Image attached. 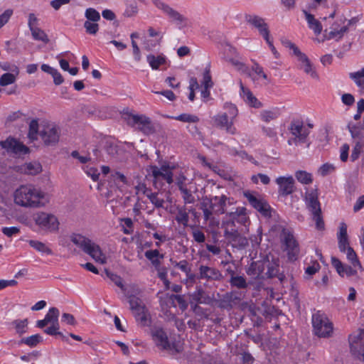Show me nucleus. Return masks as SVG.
<instances>
[{"label": "nucleus", "mask_w": 364, "mask_h": 364, "mask_svg": "<svg viewBox=\"0 0 364 364\" xmlns=\"http://www.w3.org/2000/svg\"><path fill=\"white\" fill-rule=\"evenodd\" d=\"M14 203L23 208H41L48 202L46 194L31 184L21 185L14 193Z\"/></svg>", "instance_id": "nucleus-1"}, {"label": "nucleus", "mask_w": 364, "mask_h": 364, "mask_svg": "<svg viewBox=\"0 0 364 364\" xmlns=\"http://www.w3.org/2000/svg\"><path fill=\"white\" fill-rule=\"evenodd\" d=\"M70 240L97 262L106 263V256L102 253L100 246L89 238L80 234H73L70 236Z\"/></svg>", "instance_id": "nucleus-2"}, {"label": "nucleus", "mask_w": 364, "mask_h": 364, "mask_svg": "<svg viewBox=\"0 0 364 364\" xmlns=\"http://www.w3.org/2000/svg\"><path fill=\"white\" fill-rule=\"evenodd\" d=\"M304 201L307 209L311 213L312 219L318 230L324 229V222L321 215V203L318 200V191L316 188L306 189Z\"/></svg>", "instance_id": "nucleus-3"}, {"label": "nucleus", "mask_w": 364, "mask_h": 364, "mask_svg": "<svg viewBox=\"0 0 364 364\" xmlns=\"http://www.w3.org/2000/svg\"><path fill=\"white\" fill-rule=\"evenodd\" d=\"M314 333L319 338H330L333 333V324L327 316L320 311L312 315Z\"/></svg>", "instance_id": "nucleus-4"}, {"label": "nucleus", "mask_w": 364, "mask_h": 364, "mask_svg": "<svg viewBox=\"0 0 364 364\" xmlns=\"http://www.w3.org/2000/svg\"><path fill=\"white\" fill-rule=\"evenodd\" d=\"M151 336L157 347L166 350L171 353H178L183 350L180 342L171 343L168 341L166 333L161 327H154L151 329Z\"/></svg>", "instance_id": "nucleus-5"}, {"label": "nucleus", "mask_w": 364, "mask_h": 364, "mask_svg": "<svg viewBox=\"0 0 364 364\" xmlns=\"http://www.w3.org/2000/svg\"><path fill=\"white\" fill-rule=\"evenodd\" d=\"M126 119L128 125L136 128L144 134L150 135L156 132L151 119L144 114H128Z\"/></svg>", "instance_id": "nucleus-6"}, {"label": "nucleus", "mask_w": 364, "mask_h": 364, "mask_svg": "<svg viewBox=\"0 0 364 364\" xmlns=\"http://www.w3.org/2000/svg\"><path fill=\"white\" fill-rule=\"evenodd\" d=\"M311 124L305 125L304 122L299 119H294L291 122L289 130L293 138L288 140V144H291V141L295 144L298 143H305L306 139L310 134Z\"/></svg>", "instance_id": "nucleus-7"}, {"label": "nucleus", "mask_w": 364, "mask_h": 364, "mask_svg": "<svg viewBox=\"0 0 364 364\" xmlns=\"http://www.w3.org/2000/svg\"><path fill=\"white\" fill-rule=\"evenodd\" d=\"M223 227L225 228V237L233 247L242 249L248 245L247 239L246 237L239 233L238 231L235 229V225L234 222H228L226 223H223Z\"/></svg>", "instance_id": "nucleus-8"}, {"label": "nucleus", "mask_w": 364, "mask_h": 364, "mask_svg": "<svg viewBox=\"0 0 364 364\" xmlns=\"http://www.w3.org/2000/svg\"><path fill=\"white\" fill-rule=\"evenodd\" d=\"M173 167L168 165H162L161 167L154 166L151 167V173L154 177V185L156 188L163 186V181H166L168 184L173 182Z\"/></svg>", "instance_id": "nucleus-9"}, {"label": "nucleus", "mask_w": 364, "mask_h": 364, "mask_svg": "<svg viewBox=\"0 0 364 364\" xmlns=\"http://www.w3.org/2000/svg\"><path fill=\"white\" fill-rule=\"evenodd\" d=\"M288 44L289 48L293 50L294 55L297 57L298 61L299 62V69L304 70V72L310 75L311 78L317 80H319V76L315 67L306 55L301 53L294 43L289 42Z\"/></svg>", "instance_id": "nucleus-10"}, {"label": "nucleus", "mask_w": 364, "mask_h": 364, "mask_svg": "<svg viewBox=\"0 0 364 364\" xmlns=\"http://www.w3.org/2000/svg\"><path fill=\"white\" fill-rule=\"evenodd\" d=\"M282 242L284 245V251L290 260H296L299 256L300 250L299 245L293 233L284 229L282 232Z\"/></svg>", "instance_id": "nucleus-11"}, {"label": "nucleus", "mask_w": 364, "mask_h": 364, "mask_svg": "<svg viewBox=\"0 0 364 364\" xmlns=\"http://www.w3.org/2000/svg\"><path fill=\"white\" fill-rule=\"evenodd\" d=\"M36 224L42 230L55 232L58 230L59 222L57 218L50 213L39 212L33 215Z\"/></svg>", "instance_id": "nucleus-12"}, {"label": "nucleus", "mask_w": 364, "mask_h": 364, "mask_svg": "<svg viewBox=\"0 0 364 364\" xmlns=\"http://www.w3.org/2000/svg\"><path fill=\"white\" fill-rule=\"evenodd\" d=\"M39 135L46 146H55L59 141L60 129L54 124H47L43 127Z\"/></svg>", "instance_id": "nucleus-13"}, {"label": "nucleus", "mask_w": 364, "mask_h": 364, "mask_svg": "<svg viewBox=\"0 0 364 364\" xmlns=\"http://www.w3.org/2000/svg\"><path fill=\"white\" fill-rule=\"evenodd\" d=\"M278 186V195L281 198H287L296 191L295 180L291 175L280 176L275 179Z\"/></svg>", "instance_id": "nucleus-14"}, {"label": "nucleus", "mask_w": 364, "mask_h": 364, "mask_svg": "<svg viewBox=\"0 0 364 364\" xmlns=\"http://www.w3.org/2000/svg\"><path fill=\"white\" fill-rule=\"evenodd\" d=\"M153 4L163 13L166 15L172 21L180 26H184L187 23V18L179 14L177 11L169 6L161 0H152Z\"/></svg>", "instance_id": "nucleus-15"}, {"label": "nucleus", "mask_w": 364, "mask_h": 364, "mask_svg": "<svg viewBox=\"0 0 364 364\" xmlns=\"http://www.w3.org/2000/svg\"><path fill=\"white\" fill-rule=\"evenodd\" d=\"M224 59L230 63L234 68L243 73L248 71L247 67L242 62L241 57L238 55L236 49L230 45L224 48Z\"/></svg>", "instance_id": "nucleus-16"}, {"label": "nucleus", "mask_w": 364, "mask_h": 364, "mask_svg": "<svg viewBox=\"0 0 364 364\" xmlns=\"http://www.w3.org/2000/svg\"><path fill=\"white\" fill-rule=\"evenodd\" d=\"M0 146L8 152L16 155H25L29 153V149L18 139L9 136L4 141H0Z\"/></svg>", "instance_id": "nucleus-17"}, {"label": "nucleus", "mask_w": 364, "mask_h": 364, "mask_svg": "<svg viewBox=\"0 0 364 364\" xmlns=\"http://www.w3.org/2000/svg\"><path fill=\"white\" fill-rule=\"evenodd\" d=\"M350 22L346 24V19L341 18L336 20L331 26V31L327 33V30H325L324 40L336 39L338 41L343 35L348 31V26Z\"/></svg>", "instance_id": "nucleus-18"}, {"label": "nucleus", "mask_w": 364, "mask_h": 364, "mask_svg": "<svg viewBox=\"0 0 364 364\" xmlns=\"http://www.w3.org/2000/svg\"><path fill=\"white\" fill-rule=\"evenodd\" d=\"M246 21L257 28L260 35L263 36L267 43L272 46V43L269 39V31L267 24L265 23L264 19L256 15H247L245 16Z\"/></svg>", "instance_id": "nucleus-19"}, {"label": "nucleus", "mask_w": 364, "mask_h": 364, "mask_svg": "<svg viewBox=\"0 0 364 364\" xmlns=\"http://www.w3.org/2000/svg\"><path fill=\"white\" fill-rule=\"evenodd\" d=\"M213 202L216 210V215L222 214H228L230 217H232L237 213V210H234V208L228 210V206L233 204V200L227 197L225 195H221L220 196H213Z\"/></svg>", "instance_id": "nucleus-20"}, {"label": "nucleus", "mask_w": 364, "mask_h": 364, "mask_svg": "<svg viewBox=\"0 0 364 364\" xmlns=\"http://www.w3.org/2000/svg\"><path fill=\"white\" fill-rule=\"evenodd\" d=\"M350 351L359 360L364 361V331L355 336L350 337Z\"/></svg>", "instance_id": "nucleus-21"}, {"label": "nucleus", "mask_w": 364, "mask_h": 364, "mask_svg": "<svg viewBox=\"0 0 364 364\" xmlns=\"http://www.w3.org/2000/svg\"><path fill=\"white\" fill-rule=\"evenodd\" d=\"M213 120L215 126L220 129H225L228 133L231 134H236V128L233 126V121L228 117V113L218 114L213 117Z\"/></svg>", "instance_id": "nucleus-22"}, {"label": "nucleus", "mask_w": 364, "mask_h": 364, "mask_svg": "<svg viewBox=\"0 0 364 364\" xmlns=\"http://www.w3.org/2000/svg\"><path fill=\"white\" fill-rule=\"evenodd\" d=\"M198 278L207 281H218L222 278L220 272L215 268L206 265H200L198 269Z\"/></svg>", "instance_id": "nucleus-23"}, {"label": "nucleus", "mask_w": 364, "mask_h": 364, "mask_svg": "<svg viewBox=\"0 0 364 364\" xmlns=\"http://www.w3.org/2000/svg\"><path fill=\"white\" fill-rule=\"evenodd\" d=\"M200 209L202 210L203 213L204 220H215V218L213 215H216V210L213 202V196H206L203 198L202 202L200 203Z\"/></svg>", "instance_id": "nucleus-24"}, {"label": "nucleus", "mask_w": 364, "mask_h": 364, "mask_svg": "<svg viewBox=\"0 0 364 364\" xmlns=\"http://www.w3.org/2000/svg\"><path fill=\"white\" fill-rule=\"evenodd\" d=\"M245 196L250 203V204L259 212L264 215H267L269 205L268 203L262 199L257 198L252 193L247 192L245 193Z\"/></svg>", "instance_id": "nucleus-25"}, {"label": "nucleus", "mask_w": 364, "mask_h": 364, "mask_svg": "<svg viewBox=\"0 0 364 364\" xmlns=\"http://www.w3.org/2000/svg\"><path fill=\"white\" fill-rule=\"evenodd\" d=\"M191 301L196 304L210 305L213 301V297L210 296L201 287H197L191 294Z\"/></svg>", "instance_id": "nucleus-26"}, {"label": "nucleus", "mask_w": 364, "mask_h": 364, "mask_svg": "<svg viewBox=\"0 0 364 364\" xmlns=\"http://www.w3.org/2000/svg\"><path fill=\"white\" fill-rule=\"evenodd\" d=\"M331 264L336 269L338 274L341 277L344 275L347 276H353L357 274L356 267H353V266H345L342 264V262L336 257H331Z\"/></svg>", "instance_id": "nucleus-27"}, {"label": "nucleus", "mask_w": 364, "mask_h": 364, "mask_svg": "<svg viewBox=\"0 0 364 364\" xmlns=\"http://www.w3.org/2000/svg\"><path fill=\"white\" fill-rule=\"evenodd\" d=\"M181 192V197L185 204H193L196 202V198L193 193L198 191L196 185L193 184L191 186H184L178 188Z\"/></svg>", "instance_id": "nucleus-28"}, {"label": "nucleus", "mask_w": 364, "mask_h": 364, "mask_svg": "<svg viewBox=\"0 0 364 364\" xmlns=\"http://www.w3.org/2000/svg\"><path fill=\"white\" fill-rule=\"evenodd\" d=\"M241 89V95L244 98L245 101L251 107L255 108H259L262 106V104L253 95L252 92L245 87L242 82H240Z\"/></svg>", "instance_id": "nucleus-29"}, {"label": "nucleus", "mask_w": 364, "mask_h": 364, "mask_svg": "<svg viewBox=\"0 0 364 364\" xmlns=\"http://www.w3.org/2000/svg\"><path fill=\"white\" fill-rule=\"evenodd\" d=\"M303 12L305 15L309 28L314 31L315 35H319L322 31V25L320 21L316 19L314 15L308 13L306 11L304 10Z\"/></svg>", "instance_id": "nucleus-30"}, {"label": "nucleus", "mask_w": 364, "mask_h": 364, "mask_svg": "<svg viewBox=\"0 0 364 364\" xmlns=\"http://www.w3.org/2000/svg\"><path fill=\"white\" fill-rule=\"evenodd\" d=\"M238 298L232 292L226 293L218 301V307L224 309H230Z\"/></svg>", "instance_id": "nucleus-31"}, {"label": "nucleus", "mask_w": 364, "mask_h": 364, "mask_svg": "<svg viewBox=\"0 0 364 364\" xmlns=\"http://www.w3.org/2000/svg\"><path fill=\"white\" fill-rule=\"evenodd\" d=\"M19 74V69L18 66H14L12 68V73H6L3 74L0 77V85L6 86L15 82L17 76Z\"/></svg>", "instance_id": "nucleus-32"}, {"label": "nucleus", "mask_w": 364, "mask_h": 364, "mask_svg": "<svg viewBox=\"0 0 364 364\" xmlns=\"http://www.w3.org/2000/svg\"><path fill=\"white\" fill-rule=\"evenodd\" d=\"M144 255L156 269H158L161 264L160 259L164 258V255H161L158 250H147L145 252Z\"/></svg>", "instance_id": "nucleus-33"}, {"label": "nucleus", "mask_w": 364, "mask_h": 364, "mask_svg": "<svg viewBox=\"0 0 364 364\" xmlns=\"http://www.w3.org/2000/svg\"><path fill=\"white\" fill-rule=\"evenodd\" d=\"M175 183L178 188L184 186H191L193 184V179H188L186 175V173L182 170L179 171L175 174Z\"/></svg>", "instance_id": "nucleus-34"}, {"label": "nucleus", "mask_w": 364, "mask_h": 364, "mask_svg": "<svg viewBox=\"0 0 364 364\" xmlns=\"http://www.w3.org/2000/svg\"><path fill=\"white\" fill-rule=\"evenodd\" d=\"M128 302L133 314L141 311H144L146 308L141 299L133 295L128 296Z\"/></svg>", "instance_id": "nucleus-35"}, {"label": "nucleus", "mask_w": 364, "mask_h": 364, "mask_svg": "<svg viewBox=\"0 0 364 364\" xmlns=\"http://www.w3.org/2000/svg\"><path fill=\"white\" fill-rule=\"evenodd\" d=\"M175 220L179 225H182L184 228L188 225L189 215L185 207H178Z\"/></svg>", "instance_id": "nucleus-36"}, {"label": "nucleus", "mask_w": 364, "mask_h": 364, "mask_svg": "<svg viewBox=\"0 0 364 364\" xmlns=\"http://www.w3.org/2000/svg\"><path fill=\"white\" fill-rule=\"evenodd\" d=\"M28 243L31 247L42 254H46L48 255H51L53 254L51 248L42 242L31 240L28 241Z\"/></svg>", "instance_id": "nucleus-37"}, {"label": "nucleus", "mask_w": 364, "mask_h": 364, "mask_svg": "<svg viewBox=\"0 0 364 364\" xmlns=\"http://www.w3.org/2000/svg\"><path fill=\"white\" fill-rule=\"evenodd\" d=\"M348 128L353 138H364V123L363 122L358 124L349 123Z\"/></svg>", "instance_id": "nucleus-38"}, {"label": "nucleus", "mask_w": 364, "mask_h": 364, "mask_svg": "<svg viewBox=\"0 0 364 364\" xmlns=\"http://www.w3.org/2000/svg\"><path fill=\"white\" fill-rule=\"evenodd\" d=\"M144 193L150 200L151 203L157 208H163L165 203L163 198L158 196V193H152L150 190L144 188Z\"/></svg>", "instance_id": "nucleus-39"}, {"label": "nucleus", "mask_w": 364, "mask_h": 364, "mask_svg": "<svg viewBox=\"0 0 364 364\" xmlns=\"http://www.w3.org/2000/svg\"><path fill=\"white\" fill-rule=\"evenodd\" d=\"M146 60L149 65L154 70L158 69L160 65H164L166 63V58L162 55H148L146 57Z\"/></svg>", "instance_id": "nucleus-40"}, {"label": "nucleus", "mask_w": 364, "mask_h": 364, "mask_svg": "<svg viewBox=\"0 0 364 364\" xmlns=\"http://www.w3.org/2000/svg\"><path fill=\"white\" fill-rule=\"evenodd\" d=\"M11 324L14 326L16 333L19 336H22L27 332L28 324V321L27 318L22 320L16 319L12 321Z\"/></svg>", "instance_id": "nucleus-41"}, {"label": "nucleus", "mask_w": 364, "mask_h": 364, "mask_svg": "<svg viewBox=\"0 0 364 364\" xmlns=\"http://www.w3.org/2000/svg\"><path fill=\"white\" fill-rule=\"evenodd\" d=\"M43 341L42 336L39 334L32 335L31 336L23 338L19 344H25L31 348L36 347L38 343Z\"/></svg>", "instance_id": "nucleus-42"}, {"label": "nucleus", "mask_w": 364, "mask_h": 364, "mask_svg": "<svg viewBox=\"0 0 364 364\" xmlns=\"http://www.w3.org/2000/svg\"><path fill=\"white\" fill-rule=\"evenodd\" d=\"M230 283L231 286L235 287L238 289H245L247 287V284L245 277L235 275L234 271H231Z\"/></svg>", "instance_id": "nucleus-43"}, {"label": "nucleus", "mask_w": 364, "mask_h": 364, "mask_svg": "<svg viewBox=\"0 0 364 364\" xmlns=\"http://www.w3.org/2000/svg\"><path fill=\"white\" fill-rule=\"evenodd\" d=\"M22 169L26 174L36 175L41 171L42 167L39 163L31 162L25 164Z\"/></svg>", "instance_id": "nucleus-44"}, {"label": "nucleus", "mask_w": 364, "mask_h": 364, "mask_svg": "<svg viewBox=\"0 0 364 364\" xmlns=\"http://www.w3.org/2000/svg\"><path fill=\"white\" fill-rule=\"evenodd\" d=\"M59 323H52L50 326L44 330V332L50 336H58L63 341H68V338L60 331H59Z\"/></svg>", "instance_id": "nucleus-45"}, {"label": "nucleus", "mask_w": 364, "mask_h": 364, "mask_svg": "<svg viewBox=\"0 0 364 364\" xmlns=\"http://www.w3.org/2000/svg\"><path fill=\"white\" fill-rule=\"evenodd\" d=\"M279 115L277 109H272L269 110H263L260 112L259 117L261 119L265 122H269L276 119Z\"/></svg>", "instance_id": "nucleus-46"}, {"label": "nucleus", "mask_w": 364, "mask_h": 364, "mask_svg": "<svg viewBox=\"0 0 364 364\" xmlns=\"http://www.w3.org/2000/svg\"><path fill=\"white\" fill-rule=\"evenodd\" d=\"M295 177L299 182L305 185L310 184L313 181L312 175L305 171H296Z\"/></svg>", "instance_id": "nucleus-47"}, {"label": "nucleus", "mask_w": 364, "mask_h": 364, "mask_svg": "<svg viewBox=\"0 0 364 364\" xmlns=\"http://www.w3.org/2000/svg\"><path fill=\"white\" fill-rule=\"evenodd\" d=\"M171 118L177 121L188 123H197L200 120L198 116L188 113H183L178 116L171 117Z\"/></svg>", "instance_id": "nucleus-48"}, {"label": "nucleus", "mask_w": 364, "mask_h": 364, "mask_svg": "<svg viewBox=\"0 0 364 364\" xmlns=\"http://www.w3.org/2000/svg\"><path fill=\"white\" fill-rule=\"evenodd\" d=\"M31 33L34 40L42 41L44 43H48L49 42V38L47 34L40 28L37 27L34 29H32Z\"/></svg>", "instance_id": "nucleus-49"}, {"label": "nucleus", "mask_w": 364, "mask_h": 364, "mask_svg": "<svg viewBox=\"0 0 364 364\" xmlns=\"http://www.w3.org/2000/svg\"><path fill=\"white\" fill-rule=\"evenodd\" d=\"M38 128L39 126L38 119H32L29 124V129L28 133V137L30 140L34 141L38 139Z\"/></svg>", "instance_id": "nucleus-50"}, {"label": "nucleus", "mask_w": 364, "mask_h": 364, "mask_svg": "<svg viewBox=\"0 0 364 364\" xmlns=\"http://www.w3.org/2000/svg\"><path fill=\"white\" fill-rule=\"evenodd\" d=\"M136 320L139 321L142 326H148L150 321V314L146 308L144 311L136 312L134 314Z\"/></svg>", "instance_id": "nucleus-51"}, {"label": "nucleus", "mask_w": 364, "mask_h": 364, "mask_svg": "<svg viewBox=\"0 0 364 364\" xmlns=\"http://www.w3.org/2000/svg\"><path fill=\"white\" fill-rule=\"evenodd\" d=\"M346 255L347 259L353 267H358L360 269H362L361 264L358 259L357 255L352 247L347 248Z\"/></svg>", "instance_id": "nucleus-52"}, {"label": "nucleus", "mask_w": 364, "mask_h": 364, "mask_svg": "<svg viewBox=\"0 0 364 364\" xmlns=\"http://www.w3.org/2000/svg\"><path fill=\"white\" fill-rule=\"evenodd\" d=\"M59 310L55 307H52L48 310V313L45 316V318L48 321V323L50 324L59 323Z\"/></svg>", "instance_id": "nucleus-53"}, {"label": "nucleus", "mask_w": 364, "mask_h": 364, "mask_svg": "<svg viewBox=\"0 0 364 364\" xmlns=\"http://www.w3.org/2000/svg\"><path fill=\"white\" fill-rule=\"evenodd\" d=\"M349 77L358 87H363L364 85V68L355 73H350Z\"/></svg>", "instance_id": "nucleus-54"}, {"label": "nucleus", "mask_w": 364, "mask_h": 364, "mask_svg": "<svg viewBox=\"0 0 364 364\" xmlns=\"http://www.w3.org/2000/svg\"><path fill=\"white\" fill-rule=\"evenodd\" d=\"M230 154L232 156H237L242 160H247L255 165H258V162L254 159L252 156H250L245 151H237L236 149H231Z\"/></svg>", "instance_id": "nucleus-55"}, {"label": "nucleus", "mask_w": 364, "mask_h": 364, "mask_svg": "<svg viewBox=\"0 0 364 364\" xmlns=\"http://www.w3.org/2000/svg\"><path fill=\"white\" fill-rule=\"evenodd\" d=\"M111 178L117 187L127 184L128 183L127 177L123 173L118 171L112 173L111 174Z\"/></svg>", "instance_id": "nucleus-56"}, {"label": "nucleus", "mask_w": 364, "mask_h": 364, "mask_svg": "<svg viewBox=\"0 0 364 364\" xmlns=\"http://www.w3.org/2000/svg\"><path fill=\"white\" fill-rule=\"evenodd\" d=\"M85 16L87 21L92 22H98L100 20V13L93 8H88L85 11Z\"/></svg>", "instance_id": "nucleus-57"}, {"label": "nucleus", "mask_w": 364, "mask_h": 364, "mask_svg": "<svg viewBox=\"0 0 364 364\" xmlns=\"http://www.w3.org/2000/svg\"><path fill=\"white\" fill-rule=\"evenodd\" d=\"M262 270L259 267L255 262L251 263L247 269L246 270V273L252 277L253 279H257L259 277L261 274Z\"/></svg>", "instance_id": "nucleus-58"}, {"label": "nucleus", "mask_w": 364, "mask_h": 364, "mask_svg": "<svg viewBox=\"0 0 364 364\" xmlns=\"http://www.w3.org/2000/svg\"><path fill=\"white\" fill-rule=\"evenodd\" d=\"M84 28L85 31L88 34L95 35L99 31V25L97 22H92L90 21H86L84 23Z\"/></svg>", "instance_id": "nucleus-59"}, {"label": "nucleus", "mask_w": 364, "mask_h": 364, "mask_svg": "<svg viewBox=\"0 0 364 364\" xmlns=\"http://www.w3.org/2000/svg\"><path fill=\"white\" fill-rule=\"evenodd\" d=\"M172 264H173L174 267L179 269L185 274H188L189 272H191V265L186 259L181 260L180 262H172Z\"/></svg>", "instance_id": "nucleus-60"}, {"label": "nucleus", "mask_w": 364, "mask_h": 364, "mask_svg": "<svg viewBox=\"0 0 364 364\" xmlns=\"http://www.w3.org/2000/svg\"><path fill=\"white\" fill-rule=\"evenodd\" d=\"M364 146V144L362 141H357L352 150V153L350 155V159L352 161H355L358 159L363 148Z\"/></svg>", "instance_id": "nucleus-61"}, {"label": "nucleus", "mask_w": 364, "mask_h": 364, "mask_svg": "<svg viewBox=\"0 0 364 364\" xmlns=\"http://www.w3.org/2000/svg\"><path fill=\"white\" fill-rule=\"evenodd\" d=\"M171 299L173 301H176L178 303V304L181 310L184 311L187 309L188 304H187L186 301L184 299V297L183 295L173 294L171 296Z\"/></svg>", "instance_id": "nucleus-62"}, {"label": "nucleus", "mask_w": 364, "mask_h": 364, "mask_svg": "<svg viewBox=\"0 0 364 364\" xmlns=\"http://www.w3.org/2000/svg\"><path fill=\"white\" fill-rule=\"evenodd\" d=\"M225 107L227 109L226 113H228V117L233 121L238 114L236 106L232 104H226Z\"/></svg>", "instance_id": "nucleus-63"}, {"label": "nucleus", "mask_w": 364, "mask_h": 364, "mask_svg": "<svg viewBox=\"0 0 364 364\" xmlns=\"http://www.w3.org/2000/svg\"><path fill=\"white\" fill-rule=\"evenodd\" d=\"M192 235L193 240L198 243L204 242L205 240V234L198 228L193 230Z\"/></svg>", "instance_id": "nucleus-64"}]
</instances>
